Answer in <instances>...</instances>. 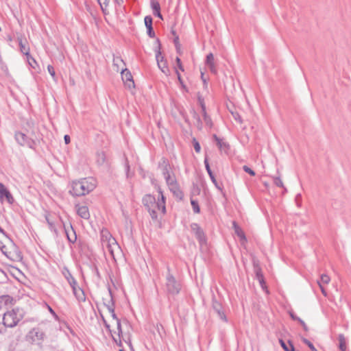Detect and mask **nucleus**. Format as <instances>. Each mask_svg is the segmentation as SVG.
<instances>
[{
    "label": "nucleus",
    "instance_id": "obj_5",
    "mask_svg": "<svg viewBox=\"0 0 351 351\" xmlns=\"http://www.w3.org/2000/svg\"><path fill=\"white\" fill-rule=\"evenodd\" d=\"M101 245L104 250H108L111 256L115 259V253L120 251V247L115 239L108 231L101 232Z\"/></svg>",
    "mask_w": 351,
    "mask_h": 351
},
{
    "label": "nucleus",
    "instance_id": "obj_59",
    "mask_svg": "<svg viewBox=\"0 0 351 351\" xmlns=\"http://www.w3.org/2000/svg\"><path fill=\"white\" fill-rule=\"evenodd\" d=\"M178 38L177 37L175 40V42H178Z\"/></svg>",
    "mask_w": 351,
    "mask_h": 351
},
{
    "label": "nucleus",
    "instance_id": "obj_10",
    "mask_svg": "<svg viewBox=\"0 0 351 351\" xmlns=\"http://www.w3.org/2000/svg\"><path fill=\"white\" fill-rule=\"evenodd\" d=\"M34 135L35 132L34 130L32 132V137H28L23 132H17L15 133V139L20 145L32 148L35 144L34 140L32 138Z\"/></svg>",
    "mask_w": 351,
    "mask_h": 351
},
{
    "label": "nucleus",
    "instance_id": "obj_19",
    "mask_svg": "<svg viewBox=\"0 0 351 351\" xmlns=\"http://www.w3.org/2000/svg\"><path fill=\"white\" fill-rule=\"evenodd\" d=\"M191 229L195 232L197 239L200 243L205 241L204 232L197 223H193L191 225Z\"/></svg>",
    "mask_w": 351,
    "mask_h": 351
},
{
    "label": "nucleus",
    "instance_id": "obj_48",
    "mask_svg": "<svg viewBox=\"0 0 351 351\" xmlns=\"http://www.w3.org/2000/svg\"><path fill=\"white\" fill-rule=\"evenodd\" d=\"M64 142L66 144H69L70 143V136L69 135H65L64 136Z\"/></svg>",
    "mask_w": 351,
    "mask_h": 351
},
{
    "label": "nucleus",
    "instance_id": "obj_7",
    "mask_svg": "<svg viewBox=\"0 0 351 351\" xmlns=\"http://www.w3.org/2000/svg\"><path fill=\"white\" fill-rule=\"evenodd\" d=\"M22 319V315L19 313V309H12L4 313L3 324L4 326L13 328L17 325Z\"/></svg>",
    "mask_w": 351,
    "mask_h": 351
},
{
    "label": "nucleus",
    "instance_id": "obj_57",
    "mask_svg": "<svg viewBox=\"0 0 351 351\" xmlns=\"http://www.w3.org/2000/svg\"><path fill=\"white\" fill-rule=\"evenodd\" d=\"M304 342L307 344V340L306 339H303Z\"/></svg>",
    "mask_w": 351,
    "mask_h": 351
},
{
    "label": "nucleus",
    "instance_id": "obj_20",
    "mask_svg": "<svg viewBox=\"0 0 351 351\" xmlns=\"http://www.w3.org/2000/svg\"><path fill=\"white\" fill-rule=\"evenodd\" d=\"M156 61L159 69L161 71L165 73L166 75H169V70L167 67L166 62H163L162 63V60H160V51H158L156 56Z\"/></svg>",
    "mask_w": 351,
    "mask_h": 351
},
{
    "label": "nucleus",
    "instance_id": "obj_25",
    "mask_svg": "<svg viewBox=\"0 0 351 351\" xmlns=\"http://www.w3.org/2000/svg\"><path fill=\"white\" fill-rule=\"evenodd\" d=\"M338 340H339V348L340 350L346 351L347 349V346H346V339L345 336L342 334L339 335L338 337Z\"/></svg>",
    "mask_w": 351,
    "mask_h": 351
},
{
    "label": "nucleus",
    "instance_id": "obj_46",
    "mask_svg": "<svg viewBox=\"0 0 351 351\" xmlns=\"http://www.w3.org/2000/svg\"><path fill=\"white\" fill-rule=\"evenodd\" d=\"M102 319H103V321L104 322L106 328H108L109 330V331L112 333V330H110L111 324H108L103 316H102Z\"/></svg>",
    "mask_w": 351,
    "mask_h": 351
},
{
    "label": "nucleus",
    "instance_id": "obj_17",
    "mask_svg": "<svg viewBox=\"0 0 351 351\" xmlns=\"http://www.w3.org/2000/svg\"><path fill=\"white\" fill-rule=\"evenodd\" d=\"M213 308L217 313L218 316L222 320L226 322V316L225 315L221 304L216 300L213 301Z\"/></svg>",
    "mask_w": 351,
    "mask_h": 351
},
{
    "label": "nucleus",
    "instance_id": "obj_32",
    "mask_svg": "<svg viewBox=\"0 0 351 351\" xmlns=\"http://www.w3.org/2000/svg\"><path fill=\"white\" fill-rule=\"evenodd\" d=\"M256 275L257 279L258 280L260 284L263 287V285L264 284V280H263V274L259 268L256 269Z\"/></svg>",
    "mask_w": 351,
    "mask_h": 351
},
{
    "label": "nucleus",
    "instance_id": "obj_33",
    "mask_svg": "<svg viewBox=\"0 0 351 351\" xmlns=\"http://www.w3.org/2000/svg\"><path fill=\"white\" fill-rule=\"evenodd\" d=\"M202 115H203L204 120V122L206 123V124L207 125L211 127L212 126V121H211L210 118L208 116L206 110H204V112H202Z\"/></svg>",
    "mask_w": 351,
    "mask_h": 351
},
{
    "label": "nucleus",
    "instance_id": "obj_39",
    "mask_svg": "<svg viewBox=\"0 0 351 351\" xmlns=\"http://www.w3.org/2000/svg\"><path fill=\"white\" fill-rule=\"evenodd\" d=\"M243 169L245 172L249 173L250 175H251L252 176H255V172L252 169H251L250 167H248L247 166L244 165L243 167Z\"/></svg>",
    "mask_w": 351,
    "mask_h": 351
},
{
    "label": "nucleus",
    "instance_id": "obj_15",
    "mask_svg": "<svg viewBox=\"0 0 351 351\" xmlns=\"http://www.w3.org/2000/svg\"><path fill=\"white\" fill-rule=\"evenodd\" d=\"M330 281V278L326 274L321 276L320 280L317 282V284L321 289L322 294L324 296H327V292L325 289L324 286L328 285Z\"/></svg>",
    "mask_w": 351,
    "mask_h": 351
},
{
    "label": "nucleus",
    "instance_id": "obj_13",
    "mask_svg": "<svg viewBox=\"0 0 351 351\" xmlns=\"http://www.w3.org/2000/svg\"><path fill=\"white\" fill-rule=\"evenodd\" d=\"M0 199L1 201L5 199L9 204H12L14 202V198L10 193V192L8 190V189L0 182Z\"/></svg>",
    "mask_w": 351,
    "mask_h": 351
},
{
    "label": "nucleus",
    "instance_id": "obj_44",
    "mask_svg": "<svg viewBox=\"0 0 351 351\" xmlns=\"http://www.w3.org/2000/svg\"><path fill=\"white\" fill-rule=\"evenodd\" d=\"M147 34L149 35V37L151 38H154L155 37V33L153 30V27H149V28H147Z\"/></svg>",
    "mask_w": 351,
    "mask_h": 351
},
{
    "label": "nucleus",
    "instance_id": "obj_35",
    "mask_svg": "<svg viewBox=\"0 0 351 351\" xmlns=\"http://www.w3.org/2000/svg\"><path fill=\"white\" fill-rule=\"evenodd\" d=\"M144 21L147 28L152 27V18L150 16H146L145 17Z\"/></svg>",
    "mask_w": 351,
    "mask_h": 351
},
{
    "label": "nucleus",
    "instance_id": "obj_54",
    "mask_svg": "<svg viewBox=\"0 0 351 351\" xmlns=\"http://www.w3.org/2000/svg\"><path fill=\"white\" fill-rule=\"evenodd\" d=\"M66 235H67V238H68V239H69L70 241H72V239L69 237V234H68L66 232Z\"/></svg>",
    "mask_w": 351,
    "mask_h": 351
},
{
    "label": "nucleus",
    "instance_id": "obj_38",
    "mask_svg": "<svg viewBox=\"0 0 351 351\" xmlns=\"http://www.w3.org/2000/svg\"><path fill=\"white\" fill-rule=\"evenodd\" d=\"M47 70L53 79L56 80V72L54 68L51 65H48Z\"/></svg>",
    "mask_w": 351,
    "mask_h": 351
},
{
    "label": "nucleus",
    "instance_id": "obj_62",
    "mask_svg": "<svg viewBox=\"0 0 351 351\" xmlns=\"http://www.w3.org/2000/svg\"><path fill=\"white\" fill-rule=\"evenodd\" d=\"M119 351H123V350H120Z\"/></svg>",
    "mask_w": 351,
    "mask_h": 351
},
{
    "label": "nucleus",
    "instance_id": "obj_55",
    "mask_svg": "<svg viewBox=\"0 0 351 351\" xmlns=\"http://www.w3.org/2000/svg\"><path fill=\"white\" fill-rule=\"evenodd\" d=\"M8 40L10 41V42H11L12 40V37L10 36H8Z\"/></svg>",
    "mask_w": 351,
    "mask_h": 351
},
{
    "label": "nucleus",
    "instance_id": "obj_21",
    "mask_svg": "<svg viewBox=\"0 0 351 351\" xmlns=\"http://www.w3.org/2000/svg\"><path fill=\"white\" fill-rule=\"evenodd\" d=\"M13 303V298L8 295H3L0 296V308L7 307L12 305Z\"/></svg>",
    "mask_w": 351,
    "mask_h": 351
},
{
    "label": "nucleus",
    "instance_id": "obj_41",
    "mask_svg": "<svg viewBox=\"0 0 351 351\" xmlns=\"http://www.w3.org/2000/svg\"><path fill=\"white\" fill-rule=\"evenodd\" d=\"M198 101L202 108V112H204L206 110V106L204 99L200 96L198 97Z\"/></svg>",
    "mask_w": 351,
    "mask_h": 351
},
{
    "label": "nucleus",
    "instance_id": "obj_43",
    "mask_svg": "<svg viewBox=\"0 0 351 351\" xmlns=\"http://www.w3.org/2000/svg\"><path fill=\"white\" fill-rule=\"evenodd\" d=\"M193 145H194V149H195V152L199 153L201 149L199 143L197 141H196L195 140H194Z\"/></svg>",
    "mask_w": 351,
    "mask_h": 351
},
{
    "label": "nucleus",
    "instance_id": "obj_40",
    "mask_svg": "<svg viewBox=\"0 0 351 351\" xmlns=\"http://www.w3.org/2000/svg\"><path fill=\"white\" fill-rule=\"evenodd\" d=\"M176 73L177 75L178 80L181 86L183 88H186V86L184 84L183 80H182V79L181 77V75H180V73L178 71V70H176Z\"/></svg>",
    "mask_w": 351,
    "mask_h": 351
},
{
    "label": "nucleus",
    "instance_id": "obj_23",
    "mask_svg": "<svg viewBox=\"0 0 351 351\" xmlns=\"http://www.w3.org/2000/svg\"><path fill=\"white\" fill-rule=\"evenodd\" d=\"M232 225L234 229L235 234L240 238L241 243L243 244L246 241V237L245 236L243 231L235 221H233Z\"/></svg>",
    "mask_w": 351,
    "mask_h": 351
},
{
    "label": "nucleus",
    "instance_id": "obj_6",
    "mask_svg": "<svg viewBox=\"0 0 351 351\" xmlns=\"http://www.w3.org/2000/svg\"><path fill=\"white\" fill-rule=\"evenodd\" d=\"M1 250L8 258L12 261H19L22 259L21 252L12 241H8L3 244L1 247Z\"/></svg>",
    "mask_w": 351,
    "mask_h": 351
},
{
    "label": "nucleus",
    "instance_id": "obj_56",
    "mask_svg": "<svg viewBox=\"0 0 351 351\" xmlns=\"http://www.w3.org/2000/svg\"><path fill=\"white\" fill-rule=\"evenodd\" d=\"M299 197H300V195H297V196H296L295 200H296V202H298V198H299Z\"/></svg>",
    "mask_w": 351,
    "mask_h": 351
},
{
    "label": "nucleus",
    "instance_id": "obj_3",
    "mask_svg": "<svg viewBox=\"0 0 351 351\" xmlns=\"http://www.w3.org/2000/svg\"><path fill=\"white\" fill-rule=\"evenodd\" d=\"M158 200H156L155 197L151 195H146L143 199V202L144 205L148 208L150 215L152 219H155L157 218L158 211H160L162 213H165V197L160 187H158Z\"/></svg>",
    "mask_w": 351,
    "mask_h": 351
},
{
    "label": "nucleus",
    "instance_id": "obj_58",
    "mask_svg": "<svg viewBox=\"0 0 351 351\" xmlns=\"http://www.w3.org/2000/svg\"><path fill=\"white\" fill-rule=\"evenodd\" d=\"M302 325L304 326V328H306L305 323H304V322H302Z\"/></svg>",
    "mask_w": 351,
    "mask_h": 351
},
{
    "label": "nucleus",
    "instance_id": "obj_18",
    "mask_svg": "<svg viewBox=\"0 0 351 351\" xmlns=\"http://www.w3.org/2000/svg\"><path fill=\"white\" fill-rule=\"evenodd\" d=\"M72 289L74 295L79 302H84L86 300L85 294L84 291L77 286V285L72 286Z\"/></svg>",
    "mask_w": 351,
    "mask_h": 351
},
{
    "label": "nucleus",
    "instance_id": "obj_50",
    "mask_svg": "<svg viewBox=\"0 0 351 351\" xmlns=\"http://www.w3.org/2000/svg\"><path fill=\"white\" fill-rule=\"evenodd\" d=\"M308 348H311L312 351H317V350L314 347V346L308 342Z\"/></svg>",
    "mask_w": 351,
    "mask_h": 351
},
{
    "label": "nucleus",
    "instance_id": "obj_9",
    "mask_svg": "<svg viewBox=\"0 0 351 351\" xmlns=\"http://www.w3.org/2000/svg\"><path fill=\"white\" fill-rule=\"evenodd\" d=\"M45 337V333L38 328L32 329L26 336V340L30 343L40 345Z\"/></svg>",
    "mask_w": 351,
    "mask_h": 351
},
{
    "label": "nucleus",
    "instance_id": "obj_49",
    "mask_svg": "<svg viewBox=\"0 0 351 351\" xmlns=\"http://www.w3.org/2000/svg\"><path fill=\"white\" fill-rule=\"evenodd\" d=\"M160 10H158V12H153V14L155 15V16H157L158 17L160 18V19H162V15L160 14Z\"/></svg>",
    "mask_w": 351,
    "mask_h": 351
},
{
    "label": "nucleus",
    "instance_id": "obj_31",
    "mask_svg": "<svg viewBox=\"0 0 351 351\" xmlns=\"http://www.w3.org/2000/svg\"><path fill=\"white\" fill-rule=\"evenodd\" d=\"M103 12L106 14V8L108 5L109 0H97Z\"/></svg>",
    "mask_w": 351,
    "mask_h": 351
},
{
    "label": "nucleus",
    "instance_id": "obj_16",
    "mask_svg": "<svg viewBox=\"0 0 351 351\" xmlns=\"http://www.w3.org/2000/svg\"><path fill=\"white\" fill-rule=\"evenodd\" d=\"M205 63L206 65L209 68L211 73L214 74L217 73L215 58L212 53H210L206 56Z\"/></svg>",
    "mask_w": 351,
    "mask_h": 351
},
{
    "label": "nucleus",
    "instance_id": "obj_11",
    "mask_svg": "<svg viewBox=\"0 0 351 351\" xmlns=\"http://www.w3.org/2000/svg\"><path fill=\"white\" fill-rule=\"evenodd\" d=\"M17 40L19 42L20 51L24 54L26 58L30 57V49L27 39L23 37L22 35H19L17 36Z\"/></svg>",
    "mask_w": 351,
    "mask_h": 351
},
{
    "label": "nucleus",
    "instance_id": "obj_22",
    "mask_svg": "<svg viewBox=\"0 0 351 351\" xmlns=\"http://www.w3.org/2000/svg\"><path fill=\"white\" fill-rule=\"evenodd\" d=\"M125 66L124 61L121 57L117 56L113 58V66L117 72L121 71V69Z\"/></svg>",
    "mask_w": 351,
    "mask_h": 351
},
{
    "label": "nucleus",
    "instance_id": "obj_8",
    "mask_svg": "<svg viewBox=\"0 0 351 351\" xmlns=\"http://www.w3.org/2000/svg\"><path fill=\"white\" fill-rule=\"evenodd\" d=\"M166 289L169 293L175 295L178 294L181 289L180 284L176 280L174 276L170 274L168 268V274L166 276Z\"/></svg>",
    "mask_w": 351,
    "mask_h": 351
},
{
    "label": "nucleus",
    "instance_id": "obj_14",
    "mask_svg": "<svg viewBox=\"0 0 351 351\" xmlns=\"http://www.w3.org/2000/svg\"><path fill=\"white\" fill-rule=\"evenodd\" d=\"M75 210L77 214L82 219H88L90 218V213L88 208L84 205H75Z\"/></svg>",
    "mask_w": 351,
    "mask_h": 351
},
{
    "label": "nucleus",
    "instance_id": "obj_34",
    "mask_svg": "<svg viewBox=\"0 0 351 351\" xmlns=\"http://www.w3.org/2000/svg\"><path fill=\"white\" fill-rule=\"evenodd\" d=\"M151 6L153 10V12H158V10H160V3L154 0H152Z\"/></svg>",
    "mask_w": 351,
    "mask_h": 351
},
{
    "label": "nucleus",
    "instance_id": "obj_12",
    "mask_svg": "<svg viewBox=\"0 0 351 351\" xmlns=\"http://www.w3.org/2000/svg\"><path fill=\"white\" fill-rule=\"evenodd\" d=\"M121 76L122 80L124 82L125 85L128 88H132L134 87V82L132 79V75L129 70H128L126 68H122L121 69Z\"/></svg>",
    "mask_w": 351,
    "mask_h": 351
},
{
    "label": "nucleus",
    "instance_id": "obj_28",
    "mask_svg": "<svg viewBox=\"0 0 351 351\" xmlns=\"http://www.w3.org/2000/svg\"><path fill=\"white\" fill-rule=\"evenodd\" d=\"M106 161V155L104 152H98L97 154V162L98 165H101Z\"/></svg>",
    "mask_w": 351,
    "mask_h": 351
},
{
    "label": "nucleus",
    "instance_id": "obj_26",
    "mask_svg": "<svg viewBox=\"0 0 351 351\" xmlns=\"http://www.w3.org/2000/svg\"><path fill=\"white\" fill-rule=\"evenodd\" d=\"M214 138L217 141V146L221 150H225L228 148V145L226 143L223 142L221 139L219 138L217 135L213 136Z\"/></svg>",
    "mask_w": 351,
    "mask_h": 351
},
{
    "label": "nucleus",
    "instance_id": "obj_60",
    "mask_svg": "<svg viewBox=\"0 0 351 351\" xmlns=\"http://www.w3.org/2000/svg\"><path fill=\"white\" fill-rule=\"evenodd\" d=\"M125 325L126 326H128V324L127 322H125Z\"/></svg>",
    "mask_w": 351,
    "mask_h": 351
},
{
    "label": "nucleus",
    "instance_id": "obj_30",
    "mask_svg": "<svg viewBox=\"0 0 351 351\" xmlns=\"http://www.w3.org/2000/svg\"><path fill=\"white\" fill-rule=\"evenodd\" d=\"M191 204L195 213H199L200 211L199 206L197 200L191 199Z\"/></svg>",
    "mask_w": 351,
    "mask_h": 351
},
{
    "label": "nucleus",
    "instance_id": "obj_2",
    "mask_svg": "<svg viewBox=\"0 0 351 351\" xmlns=\"http://www.w3.org/2000/svg\"><path fill=\"white\" fill-rule=\"evenodd\" d=\"M158 168L161 171L170 191L172 192L176 198L182 199L183 197V193L180 189L179 184L168 160L165 158H162L159 162Z\"/></svg>",
    "mask_w": 351,
    "mask_h": 351
},
{
    "label": "nucleus",
    "instance_id": "obj_29",
    "mask_svg": "<svg viewBox=\"0 0 351 351\" xmlns=\"http://www.w3.org/2000/svg\"><path fill=\"white\" fill-rule=\"evenodd\" d=\"M65 278H66L71 287L77 285L76 280L69 271H67V273L65 274Z\"/></svg>",
    "mask_w": 351,
    "mask_h": 351
},
{
    "label": "nucleus",
    "instance_id": "obj_45",
    "mask_svg": "<svg viewBox=\"0 0 351 351\" xmlns=\"http://www.w3.org/2000/svg\"><path fill=\"white\" fill-rule=\"evenodd\" d=\"M234 119L239 123H241V119L240 115L237 112H232Z\"/></svg>",
    "mask_w": 351,
    "mask_h": 351
},
{
    "label": "nucleus",
    "instance_id": "obj_47",
    "mask_svg": "<svg viewBox=\"0 0 351 351\" xmlns=\"http://www.w3.org/2000/svg\"><path fill=\"white\" fill-rule=\"evenodd\" d=\"M201 77H202V81H203V82H204V87H205V88H206V87H207V82H206V80L204 78V73H203L202 72V73H201Z\"/></svg>",
    "mask_w": 351,
    "mask_h": 351
},
{
    "label": "nucleus",
    "instance_id": "obj_53",
    "mask_svg": "<svg viewBox=\"0 0 351 351\" xmlns=\"http://www.w3.org/2000/svg\"><path fill=\"white\" fill-rule=\"evenodd\" d=\"M163 59L164 58L161 56V53L160 52V60H162V63L165 62Z\"/></svg>",
    "mask_w": 351,
    "mask_h": 351
},
{
    "label": "nucleus",
    "instance_id": "obj_27",
    "mask_svg": "<svg viewBox=\"0 0 351 351\" xmlns=\"http://www.w3.org/2000/svg\"><path fill=\"white\" fill-rule=\"evenodd\" d=\"M279 341H280V343L281 346L283 348V349L285 351H294V347H293V346L290 342H289V344L287 345L282 339H280Z\"/></svg>",
    "mask_w": 351,
    "mask_h": 351
},
{
    "label": "nucleus",
    "instance_id": "obj_61",
    "mask_svg": "<svg viewBox=\"0 0 351 351\" xmlns=\"http://www.w3.org/2000/svg\"><path fill=\"white\" fill-rule=\"evenodd\" d=\"M2 332L1 330L0 329V333Z\"/></svg>",
    "mask_w": 351,
    "mask_h": 351
},
{
    "label": "nucleus",
    "instance_id": "obj_37",
    "mask_svg": "<svg viewBox=\"0 0 351 351\" xmlns=\"http://www.w3.org/2000/svg\"><path fill=\"white\" fill-rule=\"evenodd\" d=\"M27 61H28L29 64L32 68L35 69V68H36V66H37V62H36V61L34 60V58L30 56V57L27 58Z\"/></svg>",
    "mask_w": 351,
    "mask_h": 351
},
{
    "label": "nucleus",
    "instance_id": "obj_1",
    "mask_svg": "<svg viewBox=\"0 0 351 351\" xmlns=\"http://www.w3.org/2000/svg\"><path fill=\"white\" fill-rule=\"evenodd\" d=\"M105 307L106 308L108 313L112 318L111 324L115 325L117 326V337H115L112 334L114 341L119 347H121V341L123 340L130 346L131 349H132V346L131 343V335L129 332H125L123 331L121 321L117 318L114 313V303L112 298L110 300L108 304H105Z\"/></svg>",
    "mask_w": 351,
    "mask_h": 351
},
{
    "label": "nucleus",
    "instance_id": "obj_51",
    "mask_svg": "<svg viewBox=\"0 0 351 351\" xmlns=\"http://www.w3.org/2000/svg\"><path fill=\"white\" fill-rule=\"evenodd\" d=\"M47 308H48V309H49V312H50L53 315H54V316H56V313L54 312V311H53V309H52L49 306H47Z\"/></svg>",
    "mask_w": 351,
    "mask_h": 351
},
{
    "label": "nucleus",
    "instance_id": "obj_4",
    "mask_svg": "<svg viewBox=\"0 0 351 351\" xmlns=\"http://www.w3.org/2000/svg\"><path fill=\"white\" fill-rule=\"evenodd\" d=\"M97 182L93 178H83L73 181L70 193L73 195L82 196L89 193L96 187Z\"/></svg>",
    "mask_w": 351,
    "mask_h": 351
},
{
    "label": "nucleus",
    "instance_id": "obj_24",
    "mask_svg": "<svg viewBox=\"0 0 351 351\" xmlns=\"http://www.w3.org/2000/svg\"><path fill=\"white\" fill-rule=\"evenodd\" d=\"M204 164H205V167H206V169L212 180V182L214 183V184L215 185V186L218 189H220L218 186V184L217 182V180L210 169V165H209V163H208V158L206 157L205 158V160H204Z\"/></svg>",
    "mask_w": 351,
    "mask_h": 351
},
{
    "label": "nucleus",
    "instance_id": "obj_36",
    "mask_svg": "<svg viewBox=\"0 0 351 351\" xmlns=\"http://www.w3.org/2000/svg\"><path fill=\"white\" fill-rule=\"evenodd\" d=\"M274 183L278 187H284L283 182L280 177H274Z\"/></svg>",
    "mask_w": 351,
    "mask_h": 351
},
{
    "label": "nucleus",
    "instance_id": "obj_52",
    "mask_svg": "<svg viewBox=\"0 0 351 351\" xmlns=\"http://www.w3.org/2000/svg\"><path fill=\"white\" fill-rule=\"evenodd\" d=\"M114 1L118 5H121L123 1V0H114Z\"/></svg>",
    "mask_w": 351,
    "mask_h": 351
},
{
    "label": "nucleus",
    "instance_id": "obj_42",
    "mask_svg": "<svg viewBox=\"0 0 351 351\" xmlns=\"http://www.w3.org/2000/svg\"><path fill=\"white\" fill-rule=\"evenodd\" d=\"M176 63H177V66H178V68L180 71H184V67H183V66H182V64L181 60L180 59V58L177 57V58H176Z\"/></svg>",
    "mask_w": 351,
    "mask_h": 351
}]
</instances>
